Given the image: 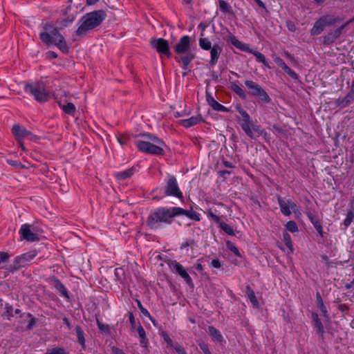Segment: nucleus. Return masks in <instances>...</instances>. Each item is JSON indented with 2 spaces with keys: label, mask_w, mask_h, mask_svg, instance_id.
Here are the masks:
<instances>
[{
  "label": "nucleus",
  "mask_w": 354,
  "mask_h": 354,
  "mask_svg": "<svg viewBox=\"0 0 354 354\" xmlns=\"http://www.w3.org/2000/svg\"><path fill=\"white\" fill-rule=\"evenodd\" d=\"M136 301H137L138 307L140 310V312L142 313V315H145V317H149L151 320H152V317H151L149 312L146 308H145L143 307V306L142 305L141 302L139 300H137Z\"/></svg>",
  "instance_id": "de8ad7c7"
},
{
  "label": "nucleus",
  "mask_w": 354,
  "mask_h": 354,
  "mask_svg": "<svg viewBox=\"0 0 354 354\" xmlns=\"http://www.w3.org/2000/svg\"><path fill=\"white\" fill-rule=\"evenodd\" d=\"M274 61L277 64L278 66L281 67L292 78L297 79L298 75H297V73L295 71H293L291 68H290L281 58L276 57L274 58Z\"/></svg>",
  "instance_id": "f3484780"
},
{
  "label": "nucleus",
  "mask_w": 354,
  "mask_h": 354,
  "mask_svg": "<svg viewBox=\"0 0 354 354\" xmlns=\"http://www.w3.org/2000/svg\"><path fill=\"white\" fill-rule=\"evenodd\" d=\"M137 330L140 338V345L144 348H147L148 345V339L144 328L141 325H139Z\"/></svg>",
  "instance_id": "c756f323"
},
{
  "label": "nucleus",
  "mask_w": 354,
  "mask_h": 354,
  "mask_svg": "<svg viewBox=\"0 0 354 354\" xmlns=\"http://www.w3.org/2000/svg\"><path fill=\"white\" fill-rule=\"evenodd\" d=\"M19 234L21 240H26L28 242L39 241V234L37 229L29 224L22 225Z\"/></svg>",
  "instance_id": "1a4fd4ad"
},
{
  "label": "nucleus",
  "mask_w": 354,
  "mask_h": 354,
  "mask_svg": "<svg viewBox=\"0 0 354 354\" xmlns=\"http://www.w3.org/2000/svg\"><path fill=\"white\" fill-rule=\"evenodd\" d=\"M308 217L313 223V226L321 236H323V227L319 218L313 215L311 213H308Z\"/></svg>",
  "instance_id": "5701e85b"
},
{
  "label": "nucleus",
  "mask_w": 354,
  "mask_h": 354,
  "mask_svg": "<svg viewBox=\"0 0 354 354\" xmlns=\"http://www.w3.org/2000/svg\"><path fill=\"white\" fill-rule=\"evenodd\" d=\"M46 55L48 58H56L57 57V53L53 51H48Z\"/></svg>",
  "instance_id": "0e129e2a"
},
{
  "label": "nucleus",
  "mask_w": 354,
  "mask_h": 354,
  "mask_svg": "<svg viewBox=\"0 0 354 354\" xmlns=\"http://www.w3.org/2000/svg\"><path fill=\"white\" fill-rule=\"evenodd\" d=\"M191 45L190 37L184 35L174 47V52L178 55L175 57V59L183 64L184 69H187L189 64L195 58V54L191 51Z\"/></svg>",
  "instance_id": "7ed1b4c3"
},
{
  "label": "nucleus",
  "mask_w": 354,
  "mask_h": 354,
  "mask_svg": "<svg viewBox=\"0 0 354 354\" xmlns=\"http://www.w3.org/2000/svg\"><path fill=\"white\" fill-rule=\"evenodd\" d=\"M44 354H68V353L66 352L64 348L55 347L47 350L46 353Z\"/></svg>",
  "instance_id": "a19ab883"
},
{
  "label": "nucleus",
  "mask_w": 354,
  "mask_h": 354,
  "mask_svg": "<svg viewBox=\"0 0 354 354\" xmlns=\"http://www.w3.org/2000/svg\"><path fill=\"white\" fill-rule=\"evenodd\" d=\"M43 28L44 30L39 33V39L44 44L55 45L64 53L68 52L66 41L57 27L51 24H46Z\"/></svg>",
  "instance_id": "f257e3e1"
},
{
  "label": "nucleus",
  "mask_w": 354,
  "mask_h": 354,
  "mask_svg": "<svg viewBox=\"0 0 354 354\" xmlns=\"http://www.w3.org/2000/svg\"><path fill=\"white\" fill-rule=\"evenodd\" d=\"M207 100L214 110L217 111H225L227 110L226 107L216 102L213 97L208 98Z\"/></svg>",
  "instance_id": "473e14b6"
},
{
  "label": "nucleus",
  "mask_w": 354,
  "mask_h": 354,
  "mask_svg": "<svg viewBox=\"0 0 354 354\" xmlns=\"http://www.w3.org/2000/svg\"><path fill=\"white\" fill-rule=\"evenodd\" d=\"M208 333L212 336L214 341L221 342L223 340L221 333L214 326H210L208 327Z\"/></svg>",
  "instance_id": "cd10ccee"
},
{
  "label": "nucleus",
  "mask_w": 354,
  "mask_h": 354,
  "mask_svg": "<svg viewBox=\"0 0 354 354\" xmlns=\"http://www.w3.org/2000/svg\"><path fill=\"white\" fill-rule=\"evenodd\" d=\"M286 203L293 212L296 213L298 211L296 203L292 200L288 199L286 201Z\"/></svg>",
  "instance_id": "4d7b16f0"
},
{
  "label": "nucleus",
  "mask_w": 354,
  "mask_h": 354,
  "mask_svg": "<svg viewBox=\"0 0 354 354\" xmlns=\"http://www.w3.org/2000/svg\"><path fill=\"white\" fill-rule=\"evenodd\" d=\"M219 227L226 233L228 235H231V236H233L234 235V230L233 228L230 226L228 224L224 223V222H221L220 224H219Z\"/></svg>",
  "instance_id": "ea45409f"
},
{
  "label": "nucleus",
  "mask_w": 354,
  "mask_h": 354,
  "mask_svg": "<svg viewBox=\"0 0 354 354\" xmlns=\"http://www.w3.org/2000/svg\"><path fill=\"white\" fill-rule=\"evenodd\" d=\"M199 346L205 354H211V352H210L207 344H205L204 342L200 343Z\"/></svg>",
  "instance_id": "13d9d810"
},
{
  "label": "nucleus",
  "mask_w": 354,
  "mask_h": 354,
  "mask_svg": "<svg viewBox=\"0 0 354 354\" xmlns=\"http://www.w3.org/2000/svg\"><path fill=\"white\" fill-rule=\"evenodd\" d=\"M277 201H278L281 213L286 216H290L292 213V209L286 204V201L283 200L280 196H277Z\"/></svg>",
  "instance_id": "393cba45"
},
{
  "label": "nucleus",
  "mask_w": 354,
  "mask_h": 354,
  "mask_svg": "<svg viewBox=\"0 0 354 354\" xmlns=\"http://www.w3.org/2000/svg\"><path fill=\"white\" fill-rule=\"evenodd\" d=\"M245 52H248L250 53L253 54L256 57L257 62L262 63L264 65V66H266L268 68H271V66H270L266 57L260 52L251 49L250 47H249V50H245Z\"/></svg>",
  "instance_id": "b1692460"
},
{
  "label": "nucleus",
  "mask_w": 354,
  "mask_h": 354,
  "mask_svg": "<svg viewBox=\"0 0 354 354\" xmlns=\"http://www.w3.org/2000/svg\"><path fill=\"white\" fill-rule=\"evenodd\" d=\"M10 255L8 252H0V264L2 263H6Z\"/></svg>",
  "instance_id": "864d4df0"
},
{
  "label": "nucleus",
  "mask_w": 354,
  "mask_h": 354,
  "mask_svg": "<svg viewBox=\"0 0 354 354\" xmlns=\"http://www.w3.org/2000/svg\"><path fill=\"white\" fill-rule=\"evenodd\" d=\"M55 287L62 293V295L68 297L67 290L59 281L57 280L55 281Z\"/></svg>",
  "instance_id": "79ce46f5"
},
{
  "label": "nucleus",
  "mask_w": 354,
  "mask_h": 354,
  "mask_svg": "<svg viewBox=\"0 0 354 354\" xmlns=\"http://www.w3.org/2000/svg\"><path fill=\"white\" fill-rule=\"evenodd\" d=\"M106 17V12L102 10L86 14L81 19L82 23L76 30V35H84L88 31L98 26Z\"/></svg>",
  "instance_id": "39448f33"
},
{
  "label": "nucleus",
  "mask_w": 354,
  "mask_h": 354,
  "mask_svg": "<svg viewBox=\"0 0 354 354\" xmlns=\"http://www.w3.org/2000/svg\"><path fill=\"white\" fill-rule=\"evenodd\" d=\"M211 266L212 267H214V268H219L221 266V262L219 261L218 259H213L211 261Z\"/></svg>",
  "instance_id": "680f3d73"
},
{
  "label": "nucleus",
  "mask_w": 354,
  "mask_h": 354,
  "mask_svg": "<svg viewBox=\"0 0 354 354\" xmlns=\"http://www.w3.org/2000/svg\"><path fill=\"white\" fill-rule=\"evenodd\" d=\"M201 120L202 118L201 115H196L192 116L189 119L180 120V124L185 128H189L198 124Z\"/></svg>",
  "instance_id": "412c9836"
},
{
  "label": "nucleus",
  "mask_w": 354,
  "mask_h": 354,
  "mask_svg": "<svg viewBox=\"0 0 354 354\" xmlns=\"http://www.w3.org/2000/svg\"><path fill=\"white\" fill-rule=\"evenodd\" d=\"M190 245V243L188 242V241H185L184 243H183L181 245H180V249H185L186 248H187L189 245Z\"/></svg>",
  "instance_id": "774afa93"
},
{
  "label": "nucleus",
  "mask_w": 354,
  "mask_h": 354,
  "mask_svg": "<svg viewBox=\"0 0 354 354\" xmlns=\"http://www.w3.org/2000/svg\"><path fill=\"white\" fill-rule=\"evenodd\" d=\"M195 268H196V269L198 271H199V272H203V265H202V264H201V263H197V264L195 266Z\"/></svg>",
  "instance_id": "338daca9"
},
{
  "label": "nucleus",
  "mask_w": 354,
  "mask_h": 354,
  "mask_svg": "<svg viewBox=\"0 0 354 354\" xmlns=\"http://www.w3.org/2000/svg\"><path fill=\"white\" fill-rule=\"evenodd\" d=\"M354 100V89H352L345 97H339L337 100V104L342 107H346Z\"/></svg>",
  "instance_id": "aec40b11"
},
{
  "label": "nucleus",
  "mask_w": 354,
  "mask_h": 354,
  "mask_svg": "<svg viewBox=\"0 0 354 354\" xmlns=\"http://www.w3.org/2000/svg\"><path fill=\"white\" fill-rule=\"evenodd\" d=\"M354 218V212L352 210L348 212L346 217L344 221V225L346 227H348Z\"/></svg>",
  "instance_id": "37998d69"
},
{
  "label": "nucleus",
  "mask_w": 354,
  "mask_h": 354,
  "mask_svg": "<svg viewBox=\"0 0 354 354\" xmlns=\"http://www.w3.org/2000/svg\"><path fill=\"white\" fill-rule=\"evenodd\" d=\"M164 193L166 196H172L180 199L183 198V192L180 190L177 180L174 176H169L167 180Z\"/></svg>",
  "instance_id": "9b49d317"
},
{
  "label": "nucleus",
  "mask_w": 354,
  "mask_h": 354,
  "mask_svg": "<svg viewBox=\"0 0 354 354\" xmlns=\"http://www.w3.org/2000/svg\"><path fill=\"white\" fill-rule=\"evenodd\" d=\"M245 86L250 91V94L259 98L263 102H269L271 99L264 89L259 84L252 80H246Z\"/></svg>",
  "instance_id": "6e6552de"
},
{
  "label": "nucleus",
  "mask_w": 354,
  "mask_h": 354,
  "mask_svg": "<svg viewBox=\"0 0 354 354\" xmlns=\"http://www.w3.org/2000/svg\"><path fill=\"white\" fill-rule=\"evenodd\" d=\"M182 212L180 207H178L158 208L149 216L148 225L151 228H158L161 226L162 223L170 224L174 217L179 216Z\"/></svg>",
  "instance_id": "f03ea898"
},
{
  "label": "nucleus",
  "mask_w": 354,
  "mask_h": 354,
  "mask_svg": "<svg viewBox=\"0 0 354 354\" xmlns=\"http://www.w3.org/2000/svg\"><path fill=\"white\" fill-rule=\"evenodd\" d=\"M12 132L17 141L23 140L26 138L32 140L33 138V135L30 131L19 124L12 126Z\"/></svg>",
  "instance_id": "4468645a"
},
{
  "label": "nucleus",
  "mask_w": 354,
  "mask_h": 354,
  "mask_svg": "<svg viewBox=\"0 0 354 354\" xmlns=\"http://www.w3.org/2000/svg\"><path fill=\"white\" fill-rule=\"evenodd\" d=\"M136 171V167H132L126 170L118 171L114 174L115 178L118 180H124L131 177Z\"/></svg>",
  "instance_id": "6ab92c4d"
},
{
  "label": "nucleus",
  "mask_w": 354,
  "mask_h": 354,
  "mask_svg": "<svg viewBox=\"0 0 354 354\" xmlns=\"http://www.w3.org/2000/svg\"><path fill=\"white\" fill-rule=\"evenodd\" d=\"M77 341L82 346L83 348H85V339L84 337V333L80 326H76L75 328Z\"/></svg>",
  "instance_id": "e433bc0d"
},
{
  "label": "nucleus",
  "mask_w": 354,
  "mask_h": 354,
  "mask_svg": "<svg viewBox=\"0 0 354 354\" xmlns=\"http://www.w3.org/2000/svg\"><path fill=\"white\" fill-rule=\"evenodd\" d=\"M231 88L240 97L243 99H245L246 97L245 92L235 82L231 83Z\"/></svg>",
  "instance_id": "f704fd0d"
},
{
  "label": "nucleus",
  "mask_w": 354,
  "mask_h": 354,
  "mask_svg": "<svg viewBox=\"0 0 354 354\" xmlns=\"http://www.w3.org/2000/svg\"><path fill=\"white\" fill-rule=\"evenodd\" d=\"M283 239L285 245L290 249L292 248V243L291 240V236L288 232H284L283 234Z\"/></svg>",
  "instance_id": "c03bdc74"
},
{
  "label": "nucleus",
  "mask_w": 354,
  "mask_h": 354,
  "mask_svg": "<svg viewBox=\"0 0 354 354\" xmlns=\"http://www.w3.org/2000/svg\"><path fill=\"white\" fill-rule=\"evenodd\" d=\"M240 125L248 137L252 139L255 138L254 133L252 130V122L251 119L248 120H241Z\"/></svg>",
  "instance_id": "4be33fe9"
},
{
  "label": "nucleus",
  "mask_w": 354,
  "mask_h": 354,
  "mask_svg": "<svg viewBox=\"0 0 354 354\" xmlns=\"http://www.w3.org/2000/svg\"><path fill=\"white\" fill-rule=\"evenodd\" d=\"M227 247L231 252H232L237 257H241V254L238 248L233 243H232L230 241L227 242Z\"/></svg>",
  "instance_id": "09e8293b"
},
{
  "label": "nucleus",
  "mask_w": 354,
  "mask_h": 354,
  "mask_svg": "<svg viewBox=\"0 0 354 354\" xmlns=\"http://www.w3.org/2000/svg\"><path fill=\"white\" fill-rule=\"evenodd\" d=\"M173 349L177 354H187L185 348L178 343L175 344Z\"/></svg>",
  "instance_id": "3c124183"
},
{
  "label": "nucleus",
  "mask_w": 354,
  "mask_h": 354,
  "mask_svg": "<svg viewBox=\"0 0 354 354\" xmlns=\"http://www.w3.org/2000/svg\"><path fill=\"white\" fill-rule=\"evenodd\" d=\"M58 104L64 113L71 115H74L76 109L73 103L68 102L66 104H62V103L59 102Z\"/></svg>",
  "instance_id": "7c9ffc66"
},
{
  "label": "nucleus",
  "mask_w": 354,
  "mask_h": 354,
  "mask_svg": "<svg viewBox=\"0 0 354 354\" xmlns=\"http://www.w3.org/2000/svg\"><path fill=\"white\" fill-rule=\"evenodd\" d=\"M316 299H317V302L319 308L322 311L323 315L324 317H328V311H327L326 306L324 304L322 298L319 292H317L316 295Z\"/></svg>",
  "instance_id": "72a5a7b5"
},
{
  "label": "nucleus",
  "mask_w": 354,
  "mask_h": 354,
  "mask_svg": "<svg viewBox=\"0 0 354 354\" xmlns=\"http://www.w3.org/2000/svg\"><path fill=\"white\" fill-rule=\"evenodd\" d=\"M252 132L254 133V136L258 137L263 134V130L259 125H253L252 126Z\"/></svg>",
  "instance_id": "8fccbe9b"
},
{
  "label": "nucleus",
  "mask_w": 354,
  "mask_h": 354,
  "mask_svg": "<svg viewBox=\"0 0 354 354\" xmlns=\"http://www.w3.org/2000/svg\"><path fill=\"white\" fill-rule=\"evenodd\" d=\"M129 322L131 323V327L134 328L136 326V320L132 313H129Z\"/></svg>",
  "instance_id": "e2e57ef3"
},
{
  "label": "nucleus",
  "mask_w": 354,
  "mask_h": 354,
  "mask_svg": "<svg viewBox=\"0 0 354 354\" xmlns=\"http://www.w3.org/2000/svg\"><path fill=\"white\" fill-rule=\"evenodd\" d=\"M143 140H138L135 144L137 148L142 152L152 155H162L165 142L158 137L151 134L142 136Z\"/></svg>",
  "instance_id": "20e7f679"
},
{
  "label": "nucleus",
  "mask_w": 354,
  "mask_h": 354,
  "mask_svg": "<svg viewBox=\"0 0 354 354\" xmlns=\"http://www.w3.org/2000/svg\"><path fill=\"white\" fill-rule=\"evenodd\" d=\"M219 8L221 12L225 13H232L230 6L224 0H219Z\"/></svg>",
  "instance_id": "4c0bfd02"
},
{
  "label": "nucleus",
  "mask_w": 354,
  "mask_h": 354,
  "mask_svg": "<svg viewBox=\"0 0 354 354\" xmlns=\"http://www.w3.org/2000/svg\"><path fill=\"white\" fill-rule=\"evenodd\" d=\"M287 230L290 232H296L298 231V227L297 223L294 221H290L286 225Z\"/></svg>",
  "instance_id": "a18cd8bd"
},
{
  "label": "nucleus",
  "mask_w": 354,
  "mask_h": 354,
  "mask_svg": "<svg viewBox=\"0 0 354 354\" xmlns=\"http://www.w3.org/2000/svg\"><path fill=\"white\" fill-rule=\"evenodd\" d=\"M24 90L32 95L38 102H46L49 98V92L46 89L45 84L43 82L26 84Z\"/></svg>",
  "instance_id": "423d86ee"
},
{
  "label": "nucleus",
  "mask_w": 354,
  "mask_h": 354,
  "mask_svg": "<svg viewBox=\"0 0 354 354\" xmlns=\"http://www.w3.org/2000/svg\"><path fill=\"white\" fill-rule=\"evenodd\" d=\"M35 257L36 253L32 251L16 257L10 266V270L11 271L17 270L26 266Z\"/></svg>",
  "instance_id": "9d476101"
},
{
  "label": "nucleus",
  "mask_w": 354,
  "mask_h": 354,
  "mask_svg": "<svg viewBox=\"0 0 354 354\" xmlns=\"http://www.w3.org/2000/svg\"><path fill=\"white\" fill-rule=\"evenodd\" d=\"M237 111L242 116V120H248L251 119L249 114L241 107H237Z\"/></svg>",
  "instance_id": "603ef678"
},
{
  "label": "nucleus",
  "mask_w": 354,
  "mask_h": 354,
  "mask_svg": "<svg viewBox=\"0 0 354 354\" xmlns=\"http://www.w3.org/2000/svg\"><path fill=\"white\" fill-rule=\"evenodd\" d=\"M5 309H6L5 315L6 316L7 319L9 321H10L12 319V318L14 317V315L22 314L19 309L14 310L12 306L9 305V304L6 305ZM19 316L20 315H19Z\"/></svg>",
  "instance_id": "bb28decb"
},
{
  "label": "nucleus",
  "mask_w": 354,
  "mask_h": 354,
  "mask_svg": "<svg viewBox=\"0 0 354 354\" xmlns=\"http://www.w3.org/2000/svg\"><path fill=\"white\" fill-rule=\"evenodd\" d=\"M312 316H313V319L315 328H317V330L319 333H322L323 331V326H322V322L320 321V319L318 317L317 314L313 313Z\"/></svg>",
  "instance_id": "58836bf2"
},
{
  "label": "nucleus",
  "mask_w": 354,
  "mask_h": 354,
  "mask_svg": "<svg viewBox=\"0 0 354 354\" xmlns=\"http://www.w3.org/2000/svg\"><path fill=\"white\" fill-rule=\"evenodd\" d=\"M336 21L335 17L333 15L322 16L315 21L310 30V33L312 35H318L321 34L326 27L335 24Z\"/></svg>",
  "instance_id": "0eeeda50"
},
{
  "label": "nucleus",
  "mask_w": 354,
  "mask_h": 354,
  "mask_svg": "<svg viewBox=\"0 0 354 354\" xmlns=\"http://www.w3.org/2000/svg\"><path fill=\"white\" fill-rule=\"evenodd\" d=\"M207 216L209 218H211L212 219H213L216 223L220 224V223L221 222V218L219 216H218L217 215H216L211 210H209L208 212H207Z\"/></svg>",
  "instance_id": "5fc2aeb1"
},
{
  "label": "nucleus",
  "mask_w": 354,
  "mask_h": 354,
  "mask_svg": "<svg viewBox=\"0 0 354 354\" xmlns=\"http://www.w3.org/2000/svg\"><path fill=\"white\" fill-rule=\"evenodd\" d=\"M226 40L227 41H230L232 45H234L236 48L241 50H249V46L248 44L242 43L241 41L238 40L234 35H233L231 33L229 34Z\"/></svg>",
  "instance_id": "a211bd4d"
},
{
  "label": "nucleus",
  "mask_w": 354,
  "mask_h": 354,
  "mask_svg": "<svg viewBox=\"0 0 354 354\" xmlns=\"http://www.w3.org/2000/svg\"><path fill=\"white\" fill-rule=\"evenodd\" d=\"M180 209L183 211L182 213H180L179 215H185L188 218L194 220V221H200V215L199 214L193 212V211H187L180 207Z\"/></svg>",
  "instance_id": "c9c22d12"
},
{
  "label": "nucleus",
  "mask_w": 354,
  "mask_h": 354,
  "mask_svg": "<svg viewBox=\"0 0 354 354\" xmlns=\"http://www.w3.org/2000/svg\"><path fill=\"white\" fill-rule=\"evenodd\" d=\"M246 295L254 306H258L259 302L254 290L249 286H246Z\"/></svg>",
  "instance_id": "2f4dec72"
},
{
  "label": "nucleus",
  "mask_w": 354,
  "mask_h": 354,
  "mask_svg": "<svg viewBox=\"0 0 354 354\" xmlns=\"http://www.w3.org/2000/svg\"><path fill=\"white\" fill-rule=\"evenodd\" d=\"M111 351L113 354H126L122 349L116 346H113L111 348Z\"/></svg>",
  "instance_id": "bf43d9fd"
},
{
  "label": "nucleus",
  "mask_w": 354,
  "mask_h": 354,
  "mask_svg": "<svg viewBox=\"0 0 354 354\" xmlns=\"http://www.w3.org/2000/svg\"><path fill=\"white\" fill-rule=\"evenodd\" d=\"M346 26L345 25L342 26L338 29L333 32H329L323 37V44L325 45H329L333 43L341 35L342 30Z\"/></svg>",
  "instance_id": "dca6fc26"
},
{
  "label": "nucleus",
  "mask_w": 354,
  "mask_h": 354,
  "mask_svg": "<svg viewBox=\"0 0 354 354\" xmlns=\"http://www.w3.org/2000/svg\"><path fill=\"white\" fill-rule=\"evenodd\" d=\"M209 50H210L209 64L212 66H214L218 62L219 56L223 51V48L218 44H215Z\"/></svg>",
  "instance_id": "2eb2a0df"
},
{
  "label": "nucleus",
  "mask_w": 354,
  "mask_h": 354,
  "mask_svg": "<svg viewBox=\"0 0 354 354\" xmlns=\"http://www.w3.org/2000/svg\"><path fill=\"white\" fill-rule=\"evenodd\" d=\"M20 320L19 321L20 323H24L28 319H30L28 324L27 326L28 329H31L32 326L35 324V319L30 314V313H23L19 316Z\"/></svg>",
  "instance_id": "c85d7f7f"
},
{
  "label": "nucleus",
  "mask_w": 354,
  "mask_h": 354,
  "mask_svg": "<svg viewBox=\"0 0 354 354\" xmlns=\"http://www.w3.org/2000/svg\"><path fill=\"white\" fill-rule=\"evenodd\" d=\"M168 266L171 270L178 274L181 278L189 285L193 286V281L184 267L177 261L174 260L168 263Z\"/></svg>",
  "instance_id": "f8f14e48"
},
{
  "label": "nucleus",
  "mask_w": 354,
  "mask_h": 354,
  "mask_svg": "<svg viewBox=\"0 0 354 354\" xmlns=\"http://www.w3.org/2000/svg\"><path fill=\"white\" fill-rule=\"evenodd\" d=\"M151 46L156 50V51L162 55L169 57L171 53L169 50V43L162 38L151 39L150 41Z\"/></svg>",
  "instance_id": "ddd939ff"
},
{
  "label": "nucleus",
  "mask_w": 354,
  "mask_h": 354,
  "mask_svg": "<svg viewBox=\"0 0 354 354\" xmlns=\"http://www.w3.org/2000/svg\"><path fill=\"white\" fill-rule=\"evenodd\" d=\"M8 162L10 165H12V166H15V167H21V164L17 161H15V160H8Z\"/></svg>",
  "instance_id": "69168bd1"
},
{
  "label": "nucleus",
  "mask_w": 354,
  "mask_h": 354,
  "mask_svg": "<svg viewBox=\"0 0 354 354\" xmlns=\"http://www.w3.org/2000/svg\"><path fill=\"white\" fill-rule=\"evenodd\" d=\"M162 337L164 338V340L167 342V346L169 347L173 348L175 344H174L171 339L169 337V336L166 333H162Z\"/></svg>",
  "instance_id": "6e6d98bb"
},
{
  "label": "nucleus",
  "mask_w": 354,
  "mask_h": 354,
  "mask_svg": "<svg viewBox=\"0 0 354 354\" xmlns=\"http://www.w3.org/2000/svg\"><path fill=\"white\" fill-rule=\"evenodd\" d=\"M117 140L121 145H126L129 140V136L127 134H119L117 136Z\"/></svg>",
  "instance_id": "49530a36"
},
{
  "label": "nucleus",
  "mask_w": 354,
  "mask_h": 354,
  "mask_svg": "<svg viewBox=\"0 0 354 354\" xmlns=\"http://www.w3.org/2000/svg\"><path fill=\"white\" fill-rule=\"evenodd\" d=\"M198 44L199 46L205 50H209L213 46H212L210 40L207 37H204L203 32L201 34V37L198 39Z\"/></svg>",
  "instance_id": "a878e982"
},
{
  "label": "nucleus",
  "mask_w": 354,
  "mask_h": 354,
  "mask_svg": "<svg viewBox=\"0 0 354 354\" xmlns=\"http://www.w3.org/2000/svg\"><path fill=\"white\" fill-rule=\"evenodd\" d=\"M97 326L100 330L102 331H106L109 330V327L108 325L102 324L101 322H100L98 320H97Z\"/></svg>",
  "instance_id": "052dcab7"
}]
</instances>
